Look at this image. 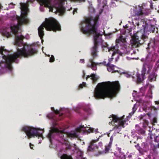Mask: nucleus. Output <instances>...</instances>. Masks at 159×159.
I'll list each match as a JSON object with an SVG mask.
<instances>
[{
  "instance_id": "obj_1",
  "label": "nucleus",
  "mask_w": 159,
  "mask_h": 159,
  "mask_svg": "<svg viewBox=\"0 0 159 159\" xmlns=\"http://www.w3.org/2000/svg\"><path fill=\"white\" fill-rule=\"evenodd\" d=\"M21 11V16H15L18 24L10 26V29L4 28L1 30V33L4 36L7 37L11 35L10 31L16 35L14 44L17 46V52L13 54L8 55L6 56L3 53V52H6V50L3 47L0 48V54H1L4 61H0V66L1 64L4 62L6 67L11 71L12 69L11 63L15 61L17 58L21 57H27L34 55L37 53V50L33 48L32 45L29 46L27 44L24 43L23 42L24 38L23 36L20 33V29L19 25L24 24H27L29 22V20L27 18V14L29 11L28 8V4L26 3H20Z\"/></svg>"
},
{
  "instance_id": "obj_2",
  "label": "nucleus",
  "mask_w": 159,
  "mask_h": 159,
  "mask_svg": "<svg viewBox=\"0 0 159 159\" xmlns=\"http://www.w3.org/2000/svg\"><path fill=\"white\" fill-rule=\"evenodd\" d=\"M127 43L125 41V39L123 36H120L117 38L116 40V45L115 46H111V47H108V45L107 43L104 44H102V46L103 50L106 52L108 51L111 54V58L108 59L109 62L107 64L105 63H95L93 61V59L91 58L89 59V62L87 65V66L91 67L94 70H96L97 69V66L100 65L101 64H104L108 66L107 70L112 73L120 71V70H118V68L116 66L110 64V63L112 61V59H115V62H117L120 56L122 54L121 52H120L118 48V47L120 46V48L124 50L123 52L128 53L129 52V49L127 48Z\"/></svg>"
},
{
  "instance_id": "obj_3",
  "label": "nucleus",
  "mask_w": 159,
  "mask_h": 159,
  "mask_svg": "<svg viewBox=\"0 0 159 159\" xmlns=\"http://www.w3.org/2000/svg\"><path fill=\"white\" fill-rule=\"evenodd\" d=\"M144 9L143 7L139 6L131 10V15L134 17L132 18V22L133 25L136 24L139 29L137 32L133 34L130 33L131 36L130 43L132 46L135 47L139 46L140 44L139 37L145 41L148 39V36L149 34L148 25L141 20L143 16L148 14V10H145L144 11Z\"/></svg>"
},
{
  "instance_id": "obj_4",
  "label": "nucleus",
  "mask_w": 159,
  "mask_h": 159,
  "mask_svg": "<svg viewBox=\"0 0 159 159\" xmlns=\"http://www.w3.org/2000/svg\"><path fill=\"white\" fill-rule=\"evenodd\" d=\"M99 16H97L95 18L91 17L85 18L82 21L80 25L81 31L84 34H93L94 36V46L92 49L91 54L92 57L95 58L97 56V46L99 42H102V36L103 32L100 33L97 28L96 24Z\"/></svg>"
},
{
  "instance_id": "obj_5",
  "label": "nucleus",
  "mask_w": 159,
  "mask_h": 159,
  "mask_svg": "<svg viewBox=\"0 0 159 159\" xmlns=\"http://www.w3.org/2000/svg\"><path fill=\"white\" fill-rule=\"evenodd\" d=\"M118 82H105L98 84L95 88L94 96L96 98H112L116 97L120 89Z\"/></svg>"
},
{
  "instance_id": "obj_6",
  "label": "nucleus",
  "mask_w": 159,
  "mask_h": 159,
  "mask_svg": "<svg viewBox=\"0 0 159 159\" xmlns=\"http://www.w3.org/2000/svg\"><path fill=\"white\" fill-rule=\"evenodd\" d=\"M44 28L47 30H52L54 31H59L61 29L59 23L55 19L53 18L46 19L45 21L38 29L39 35L42 40V43L43 41L42 38L44 34L43 31Z\"/></svg>"
},
{
  "instance_id": "obj_7",
  "label": "nucleus",
  "mask_w": 159,
  "mask_h": 159,
  "mask_svg": "<svg viewBox=\"0 0 159 159\" xmlns=\"http://www.w3.org/2000/svg\"><path fill=\"white\" fill-rule=\"evenodd\" d=\"M99 139V138L97 139L92 140L88 148V150L89 151H92L95 150L98 151V153L95 154V155L97 156L107 153L110 149L113 140L112 136H111L110 139L109 145L106 147L104 150H102L103 149L102 143L100 142L97 145L96 144V143L98 141Z\"/></svg>"
},
{
  "instance_id": "obj_8",
  "label": "nucleus",
  "mask_w": 159,
  "mask_h": 159,
  "mask_svg": "<svg viewBox=\"0 0 159 159\" xmlns=\"http://www.w3.org/2000/svg\"><path fill=\"white\" fill-rule=\"evenodd\" d=\"M64 134H65L66 137H68L70 138L77 137L78 136V134L75 131L65 133L64 130L59 131L57 128L52 127L48 135V137L50 142H52V139L54 135H59L63 140H64L65 142H66L67 140L64 138Z\"/></svg>"
},
{
  "instance_id": "obj_9",
  "label": "nucleus",
  "mask_w": 159,
  "mask_h": 159,
  "mask_svg": "<svg viewBox=\"0 0 159 159\" xmlns=\"http://www.w3.org/2000/svg\"><path fill=\"white\" fill-rule=\"evenodd\" d=\"M22 130L25 133L29 139L36 136L39 139H43V134L44 132L43 129H41L32 126H25L23 127Z\"/></svg>"
},
{
  "instance_id": "obj_10",
  "label": "nucleus",
  "mask_w": 159,
  "mask_h": 159,
  "mask_svg": "<svg viewBox=\"0 0 159 159\" xmlns=\"http://www.w3.org/2000/svg\"><path fill=\"white\" fill-rule=\"evenodd\" d=\"M124 116L121 117H118L116 116L112 115L111 117L110 120H111V122H110L109 124H110L114 126L113 129L115 132L119 133L122 128H124L125 125L128 124L127 120H125L124 118Z\"/></svg>"
},
{
  "instance_id": "obj_11",
  "label": "nucleus",
  "mask_w": 159,
  "mask_h": 159,
  "mask_svg": "<svg viewBox=\"0 0 159 159\" xmlns=\"http://www.w3.org/2000/svg\"><path fill=\"white\" fill-rule=\"evenodd\" d=\"M149 133L148 134V137L151 139L153 138L154 139V143L151 144V147L153 148H159V136H155V133H158L159 132V129H155L154 128L152 129H150L149 130Z\"/></svg>"
},
{
  "instance_id": "obj_12",
  "label": "nucleus",
  "mask_w": 159,
  "mask_h": 159,
  "mask_svg": "<svg viewBox=\"0 0 159 159\" xmlns=\"http://www.w3.org/2000/svg\"><path fill=\"white\" fill-rule=\"evenodd\" d=\"M150 70V67L148 63H144L143 65L142 74L141 75L139 74L137 75V82L138 83L141 82L142 80L145 78V75L148 73Z\"/></svg>"
},
{
  "instance_id": "obj_13",
  "label": "nucleus",
  "mask_w": 159,
  "mask_h": 159,
  "mask_svg": "<svg viewBox=\"0 0 159 159\" xmlns=\"http://www.w3.org/2000/svg\"><path fill=\"white\" fill-rule=\"evenodd\" d=\"M87 127H84V125H80L76 129V131L77 132H81V131H87L89 133L91 132L96 133L98 132V129H94L90 127L89 126Z\"/></svg>"
},
{
  "instance_id": "obj_14",
  "label": "nucleus",
  "mask_w": 159,
  "mask_h": 159,
  "mask_svg": "<svg viewBox=\"0 0 159 159\" xmlns=\"http://www.w3.org/2000/svg\"><path fill=\"white\" fill-rule=\"evenodd\" d=\"M89 78H90L91 79L93 83H95L99 79V77L98 75L95 74H92L90 75H87L86 78L87 80Z\"/></svg>"
},
{
  "instance_id": "obj_15",
  "label": "nucleus",
  "mask_w": 159,
  "mask_h": 159,
  "mask_svg": "<svg viewBox=\"0 0 159 159\" xmlns=\"http://www.w3.org/2000/svg\"><path fill=\"white\" fill-rule=\"evenodd\" d=\"M154 87L153 85H150L149 89L146 95V97L148 98V99H149L152 98V93L151 89L154 88Z\"/></svg>"
},
{
  "instance_id": "obj_16",
  "label": "nucleus",
  "mask_w": 159,
  "mask_h": 159,
  "mask_svg": "<svg viewBox=\"0 0 159 159\" xmlns=\"http://www.w3.org/2000/svg\"><path fill=\"white\" fill-rule=\"evenodd\" d=\"M139 118L140 120H143V127L144 128L146 127L148 124V121L146 120L143 118V116L142 115L139 116Z\"/></svg>"
},
{
  "instance_id": "obj_17",
  "label": "nucleus",
  "mask_w": 159,
  "mask_h": 159,
  "mask_svg": "<svg viewBox=\"0 0 159 159\" xmlns=\"http://www.w3.org/2000/svg\"><path fill=\"white\" fill-rule=\"evenodd\" d=\"M135 128L139 134L144 135L145 134V131L141 128L138 125H135Z\"/></svg>"
},
{
  "instance_id": "obj_18",
  "label": "nucleus",
  "mask_w": 159,
  "mask_h": 159,
  "mask_svg": "<svg viewBox=\"0 0 159 159\" xmlns=\"http://www.w3.org/2000/svg\"><path fill=\"white\" fill-rule=\"evenodd\" d=\"M51 110H52V111H54L55 114H58L60 116H61L64 113V112H63L62 113L61 112V111H64V108H62L60 111H58L57 110H55L54 107H52Z\"/></svg>"
},
{
  "instance_id": "obj_19",
  "label": "nucleus",
  "mask_w": 159,
  "mask_h": 159,
  "mask_svg": "<svg viewBox=\"0 0 159 159\" xmlns=\"http://www.w3.org/2000/svg\"><path fill=\"white\" fill-rule=\"evenodd\" d=\"M157 75L155 73L152 74L149 76L148 79L152 81L155 80Z\"/></svg>"
},
{
  "instance_id": "obj_20",
  "label": "nucleus",
  "mask_w": 159,
  "mask_h": 159,
  "mask_svg": "<svg viewBox=\"0 0 159 159\" xmlns=\"http://www.w3.org/2000/svg\"><path fill=\"white\" fill-rule=\"evenodd\" d=\"M141 103L142 104L143 106V110L147 112L148 110V107L147 106L148 105V103L147 102H142Z\"/></svg>"
},
{
  "instance_id": "obj_21",
  "label": "nucleus",
  "mask_w": 159,
  "mask_h": 159,
  "mask_svg": "<svg viewBox=\"0 0 159 159\" xmlns=\"http://www.w3.org/2000/svg\"><path fill=\"white\" fill-rule=\"evenodd\" d=\"M119 73H120L121 74L124 75L127 78H129L131 77V76L128 73V72L126 71H119Z\"/></svg>"
},
{
  "instance_id": "obj_22",
  "label": "nucleus",
  "mask_w": 159,
  "mask_h": 159,
  "mask_svg": "<svg viewBox=\"0 0 159 159\" xmlns=\"http://www.w3.org/2000/svg\"><path fill=\"white\" fill-rule=\"evenodd\" d=\"M142 146L143 148V150L146 152L148 149V144L145 143H143L142 144Z\"/></svg>"
},
{
  "instance_id": "obj_23",
  "label": "nucleus",
  "mask_w": 159,
  "mask_h": 159,
  "mask_svg": "<svg viewBox=\"0 0 159 159\" xmlns=\"http://www.w3.org/2000/svg\"><path fill=\"white\" fill-rule=\"evenodd\" d=\"M61 159H72L71 157L66 154H63L61 157Z\"/></svg>"
},
{
  "instance_id": "obj_24",
  "label": "nucleus",
  "mask_w": 159,
  "mask_h": 159,
  "mask_svg": "<svg viewBox=\"0 0 159 159\" xmlns=\"http://www.w3.org/2000/svg\"><path fill=\"white\" fill-rule=\"evenodd\" d=\"M45 55L46 56H47L48 57H50L49 61L50 62H52L54 61L55 60V58L54 56L53 55H51L50 57V55L49 54L47 55L45 53Z\"/></svg>"
},
{
  "instance_id": "obj_25",
  "label": "nucleus",
  "mask_w": 159,
  "mask_h": 159,
  "mask_svg": "<svg viewBox=\"0 0 159 159\" xmlns=\"http://www.w3.org/2000/svg\"><path fill=\"white\" fill-rule=\"evenodd\" d=\"M136 104H135L134 105V107L133 108V111L132 112L129 113V117H130L136 111Z\"/></svg>"
},
{
  "instance_id": "obj_26",
  "label": "nucleus",
  "mask_w": 159,
  "mask_h": 159,
  "mask_svg": "<svg viewBox=\"0 0 159 159\" xmlns=\"http://www.w3.org/2000/svg\"><path fill=\"white\" fill-rule=\"evenodd\" d=\"M89 11L91 13H93L94 11V9L92 5H90L89 7Z\"/></svg>"
},
{
  "instance_id": "obj_27",
  "label": "nucleus",
  "mask_w": 159,
  "mask_h": 159,
  "mask_svg": "<svg viewBox=\"0 0 159 159\" xmlns=\"http://www.w3.org/2000/svg\"><path fill=\"white\" fill-rule=\"evenodd\" d=\"M151 122L153 125H154L155 123H157V119L156 117H154L151 120Z\"/></svg>"
},
{
  "instance_id": "obj_28",
  "label": "nucleus",
  "mask_w": 159,
  "mask_h": 159,
  "mask_svg": "<svg viewBox=\"0 0 159 159\" xmlns=\"http://www.w3.org/2000/svg\"><path fill=\"white\" fill-rule=\"evenodd\" d=\"M151 110H153L155 111H157V110L159 109V106H158L157 107H155L154 106H152L151 107Z\"/></svg>"
},
{
  "instance_id": "obj_29",
  "label": "nucleus",
  "mask_w": 159,
  "mask_h": 159,
  "mask_svg": "<svg viewBox=\"0 0 159 159\" xmlns=\"http://www.w3.org/2000/svg\"><path fill=\"white\" fill-rule=\"evenodd\" d=\"M86 84L85 82H83L82 84H80L79 85V87L80 88H82L83 87H86Z\"/></svg>"
},
{
  "instance_id": "obj_30",
  "label": "nucleus",
  "mask_w": 159,
  "mask_h": 159,
  "mask_svg": "<svg viewBox=\"0 0 159 159\" xmlns=\"http://www.w3.org/2000/svg\"><path fill=\"white\" fill-rule=\"evenodd\" d=\"M14 4L13 3H11L9 5V7L11 8H13L14 7Z\"/></svg>"
},
{
  "instance_id": "obj_31",
  "label": "nucleus",
  "mask_w": 159,
  "mask_h": 159,
  "mask_svg": "<svg viewBox=\"0 0 159 159\" xmlns=\"http://www.w3.org/2000/svg\"><path fill=\"white\" fill-rule=\"evenodd\" d=\"M132 94L134 97H136L137 96V92L134 91Z\"/></svg>"
},
{
  "instance_id": "obj_32",
  "label": "nucleus",
  "mask_w": 159,
  "mask_h": 159,
  "mask_svg": "<svg viewBox=\"0 0 159 159\" xmlns=\"http://www.w3.org/2000/svg\"><path fill=\"white\" fill-rule=\"evenodd\" d=\"M29 146L31 149H33L34 145L31 143H30Z\"/></svg>"
},
{
  "instance_id": "obj_33",
  "label": "nucleus",
  "mask_w": 159,
  "mask_h": 159,
  "mask_svg": "<svg viewBox=\"0 0 159 159\" xmlns=\"http://www.w3.org/2000/svg\"><path fill=\"white\" fill-rule=\"evenodd\" d=\"M154 102H155V104H156L157 105H159V101H155Z\"/></svg>"
},
{
  "instance_id": "obj_34",
  "label": "nucleus",
  "mask_w": 159,
  "mask_h": 159,
  "mask_svg": "<svg viewBox=\"0 0 159 159\" xmlns=\"http://www.w3.org/2000/svg\"><path fill=\"white\" fill-rule=\"evenodd\" d=\"M77 10L76 9H74V10L73 11V14H75V12H76Z\"/></svg>"
},
{
  "instance_id": "obj_35",
  "label": "nucleus",
  "mask_w": 159,
  "mask_h": 159,
  "mask_svg": "<svg viewBox=\"0 0 159 159\" xmlns=\"http://www.w3.org/2000/svg\"><path fill=\"white\" fill-rule=\"evenodd\" d=\"M4 70V69H2V70H1V72L0 71V75H1L2 73H3Z\"/></svg>"
},
{
  "instance_id": "obj_36",
  "label": "nucleus",
  "mask_w": 159,
  "mask_h": 159,
  "mask_svg": "<svg viewBox=\"0 0 159 159\" xmlns=\"http://www.w3.org/2000/svg\"><path fill=\"white\" fill-rule=\"evenodd\" d=\"M127 58L128 60H130V59H135L134 58H130L129 57H127Z\"/></svg>"
},
{
  "instance_id": "obj_37",
  "label": "nucleus",
  "mask_w": 159,
  "mask_h": 159,
  "mask_svg": "<svg viewBox=\"0 0 159 159\" xmlns=\"http://www.w3.org/2000/svg\"><path fill=\"white\" fill-rule=\"evenodd\" d=\"M116 150H117L118 151H119V152H120L121 151V148H116Z\"/></svg>"
},
{
  "instance_id": "obj_38",
  "label": "nucleus",
  "mask_w": 159,
  "mask_h": 159,
  "mask_svg": "<svg viewBox=\"0 0 159 159\" xmlns=\"http://www.w3.org/2000/svg\"><path fill=\"white\" fill-rule=\"evenodd\" d=\"M80 62L81 63H83L84 62V59H81L80 60Z\"/></svg>"
},
{
  "instance_id": "obj_39",
  "label": "nucleus",
  "mask_w": 159,
  "mask_h": 159,
  "mask_svg": "<svg viewBox=\"0 0 159 159\" xmlns=\"http://www.w3.org/2000/svg\"><path fill=\"white\" fill-rule=\"evenodd\" d=\"M83 78H84L85 75V73L84 72V71L83 72Z\"/></svg>"
},
{
  "instance_id": "obj_40",
  "label": "nucleus",
  "mask_w": 159,
  "mask_h": 159,
  "mask_svg": "<svg viewBox=\"0 0 159 159\" xmlns=\"http://www.w3.org/2000/svg\"><path fill=\"white\" fill-rule=\"evenodd\" d=\"M121 159H125V155H123V156L122 157V158Z\"/></svg>"
},
{
  "instance_id": "obj_41",
  "label": "nucleus",
  "mask_w": 159,
  "mask_h": 159,
  "mask_svg": "<svg viewBox=\"0 0 159 159\" xmlns=\"http://www.w3.org/2000/svg\"><path fill=\"white\" fill-rule=\"evenodd\" d=\"M77 108H78L77 107L74 108V110L76 111H77Z\"/></svg>"
},
{
  "instance_id": "obj_42",
  "label": "nucleus",
  "mask_w": 159,
  "mask_h": 159,
  "mask_svg": "<svg viewBox=\"0 0 159 159\" xmlns=\"http://www.w3.org/2000/svg\"><path fill=\"white\" fill-rule=\"evenodd\" d=\"M151 43V42L149 43L148 44V47L149 48L150 47V45Z\"/></svg>"
},
{
  "instance_id": "obj_43",
  "label": "nucleus",
  "mask_w": 159,
  "mask_h": 159,
  "mask_svg": "<svg viewBox=\"0 0 159 159\" xmlns=\"http://www.w3.org/2000/svg\"><path fill=\"white\" fill-rule=\"evenodd\" d=\"M84 110L86 111H88L87 110H86L85 108L84 109Z\"/></svg>"
},
{
  "instance_id": "obj_44",
  "label": "nucleus",
  "mask_w": 159,
  "mask_h": 159,
  "mask_svg": "<svg viewBox=\"0 0 159 159\" xmlns=\"http://www.w3.org/2000/svg\"><path fill=\"white\" fill-rule=\"evenodd\" d=\"M148 115L149 116H150L149 113H148Z\"/></svg>"
},
{
  "instance_id": "obj_45",
  "label": "nucleus",
  "mask_w": 159,
  "mask_h": 159,
  "mask_svg": "<svg viewBox=\"0 0 159 159\" xmlns=\"http://www.w3.org/2000/svg\"><path fill=\"white\" fill-rule=\"evenodd\" d=\"M98 0V1L99 2H100V1H101V0Z\"/></svg>"
},
{
  "instance_id": "obj_46",
  "label": "nucleus",
  "mask_w": 159,
  "mask_h": 159,
  "mask_svg": "<svg viewBox=\"0 0 159 159\" xmlns=\"http://www.w3.org/2000/svg\"><path fill=\"white\" fill-rule=\"evenodd\" d=\"M47 116H48V118H50V116H49V115H48Z\"/></svg>"
},
{
  "instance_id": "obj_47",
  "label": "nucleus",
  "mask_w": 159,
  "mask_h": 159,
  "mask_svg": "<svg viewBox=\"0 0 159 159\" xmlns=\"http://www.w3.org/2000/svg\"><path fill=\"white\" fill-rule=\"evenodd\" d=\"M63 143V144L65 143V144H66V143Z\"/></svg>"
},
{
  "instance_id": "obj_48",
  "label": "nucleus",
  "mask_w": 159,
  "mask_h": 159,
  "mask_svg": "<svg viewBox=\"0 0 159 159\" xmlns=\"http://www.w3.org/2000/svg\"><path fill=\"white\" fill-rule=\"evenodd\" d=\"M152 5L151 4V7H152Z\"/></svg>"
},
{
  "instance_id": "obj_49",
  "label": "nucleus",
  "mask_w": 159,
  "mask_h": 159,
  "mask_svg": "<svg viewBox=\"0 0 159 159\" xmlns=\"http://www.w3.org/2000/svg\"><path fill=\"white\" fill-rule=\"evenodd\" d=\"M157 66L159 67V64H158L157 65Z\"/></svg>"
},
{
  "instance_id": "obj_50",
  "label": "nucleus",
  "mask_w": 159,
  "mask_h": 159,
  "mask_svg": "<svg viewBox=\"0 0 159 159\" xmlns=\"http://www.w3.org/2000/svg\"><path fill=\"white\" fill-rule=\"evenodd\" d=\"M157 62L158 63L159 62V60L157 61Z\"/></svg>"
},
{
  "instance_id": "obj_51",
  "label": "nucleus",
  "mask_w": 159,
  "mask_h": 159,
  "mask_svg": "<svg viewBox=\"0 0 159 159\" xmlns=\"http://www.w3.org/2000/svg\"><path fill=\"white\" fill-rule=\"evenodd\" d=\"M138 159H141V158H138Z\"/></svg>"
},
{
  "instance_id": "obj_52",
  "label": "nucleus",
  "mask_w": 159,
  "mask_h": 159,
  "mask_svg": "<svg viewBox=\"0 0 159 159\" xmlns=\"http://www.w3.org/2000/svg\"><path fill=\"white\" fill-rule=\"evenodd\" d=\"M43 49V48H42V50Z\"/></svg>"
},
{
  "instance_id": "obj_53",
  "label": "nucleus",
  "mask_w": 159,
  "mask_h": 159,
  "mask_svg": "<svg viewBox=\"0 0 159 159\" xmlns=\"http://www.w3.org/2000/svg\"><path fill=\"white\" fill-rule=\"evenodd\" d=\"M158 134H159V133H158Z\"/></svg>"
}]
</instances>
